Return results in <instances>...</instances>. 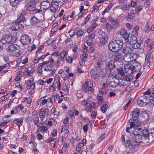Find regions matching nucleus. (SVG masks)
I'll return each mask as SVG.
<instances>
[{
    "mask_svg": "<svg viewBox=\"0 0 154 154\" xmlns=\"http://www.w3.org/2000/svg\"><path fill=\"white\" fill-rule=\"evenodd\" d=\"M126 41V43H130L132 44L133 43H135L137 41V37L134 35H131L130 36H129L127 40Z\"/></svg>",
    "mask_w": 154,
    "mask_h": 154,
    "instance_id": "a211bd4d",
    "label": "nucleus"
},
{
    "mask_svg": "<svg viewBox=\"0 0 154 154\" xmlns=\"http://www.w3.org/2000/svg\"><path fill=\"white\" fill-rule=\"evenodd\" d=\"M83 31L81 29L79 31L77 32L76 35L77 37H79L82 36L83 34Z\"/></svg>",
    "mask_w": 154,
    "mask_h": 154,
    "instance_id": "bf43d9fd",
    "label": "nucleus"
},
{
    "mask_svg": "<svg viewBox=\"0 0 154 154\" xmlns=\"http://www.w3.org/2000/svg\"><path fill=\"white\" fill-rule=\"evenodd\" d=\"M103 97L101 96H98L97 97V99L98 100V104L101 105L102 104V103H103Z\"/></svg>",
    "mask_w": 154,
    "mask_h": 154,
    "instance_id": "603ef678",
    "label": "nucleus"
},
{
    "mask_svg": "<svg viewBox=\"0 0 154 154\" xmlns=\"http://www.w3.org/2000/svg\"><path fill=\"white\" fill-rule=\"evenodd\" d=\"M108 38L107 36L104 38H100L99 39V41L98 42L100 45H104L106 42L108 40Z\"/></svg>",
    "mask_w": 154,
    "mask_h": 154,
    "instance_id": "a878e982",
    "label": "nucleus"
},
{
    "mask_svg": "<svg viewBox=\"0 0 154 154\" xmlns=\"http://www.w3.org/2000/svg\"><path fill=\"white\" fill-rule=\"evenodd\" d=\"M19 48L18 46L16 44H11L9 45L6 49V50L9 52H13L15 51Z\"/></svg>",
    "mask_w": 154,
    "mask_h": 154,
    "instance_id": "f3484780",
    "label": "nucleus"
},
{
    "mask_svg": "<svg viewBox=\"0 0 154 154\" xmlns=\"http://www.w3.org/2000/svg\"><path fill=\"white\" fill-rule=\"evenodd\" d=\"M54 61L52 58H50L48 60L44 61L42 63H40L38 66V68L42 69V67L46 65L45 67L44 70L46 71H51L52 69V67L54 66Z\"/></svg>",
    "mask_w": 154,
    "mask_h": 154,
    "instance_id": "20e7f679",
    "label": "nucleus"
},
{
    "mask_svg": "<svg viewBox=\"0 0 154 154\" xmlns=\"http://www.w3.org/2000/svg\"><path fill=\"white\" fill-rule=\"evenodd\" d=\"M139 99L141 100H143L144 102H146L147 103L148 102V101L149 100V99L148 97V96H146L144 95L141 96L139 97Z\"/></svg>",
    "mask_w": 154,
    "mask_h": 154,
    "instance_id": "f704fd0d",
    "label": "nucleus"
},
{
    "mask_svg": "<svg viewBox=\"0 0 154 154\" xmlns=\"http://www.w3.org/2000/svg\"><path fill=\"white\" fill-rule=\"evenodd\" d=\"M137 2H134L133 0H131V3L130 4H129V5H130V8H136L137 6Z\"/></svg>",
    "mask_w": 154,
    "mask_h": 154,
    "instance_id": "79ce46f5",
    "label": "nucleus"
},
{
    "mask_svg": "<svg viewBox=\"0 0 154 154\" xmlns=\"http://www.w3.org/2000/svg\"><path fill=\"white\" fill-rule=\"evenodd\" d=\"M39 2V0H30L29 3L35 5L36 3H38Z\"/></svg>",
    "mask_w": 154,
    "mask_h": 154,
    "instance_id": "680f3d73",
    "label": "nucleus"
},
{
    "mask_svg": "<svg viewBox=\"0 0 154 154\" xmlns=\"http://www.w3.org/2000/svg\"><path fill=\"white\" fill-rule=\"evenodd\" d=\"M68 52V49L66 48H64L60 54V60L63 61L64 60V57L66 56Z\"/></svg>",
    "mask_w": 154,
    "mask_h": 154,
    "instance_id": "6ab92c4d",
    "label": "nucleus"
},
{
    "mask_svg": "<svg viewBox=\"0 0 154 154\" xmlns=\"http://www.w3.org/2000/svg\"><path fill=\"white\" fill-rule=\"evenodd\" d=\"M136 131L138 132L139 134H140L141 136L143 135L144 138L145 139V140L146 142H149V141H151L152 140H150V138L151 137H152V134H149L148 130L146 128H145L143 130H142L140 128H138L136 129Z\"/></svg>",
    "mask_w": 154,
    "mask_h": 154,
    "instance_id": "39448f33",
    "label": "nucleus"
},
{
    "mask_svg": "<svg viewBox=\"0 0 154 154\" xmlns=\"http://www.w3.org/2000/svg\"><path fill=\"white\" fill-rule=\"evenodd\" d=\"M95 103L92 102L89 105L85 107V110L87 111V112H90L92 111L93 107H95Z\"/></svg>",
    "mask_w": 154,
    "mask_h": 154,
    "instance_id": "393cba45",
    "label": "nucleus"
},
{
    "mask_svg": "<svg viewBox=\"0 0 154 154\" xmlns=\"http://www.w3.org/2000/svg\"><path fill=\"white\" fill-rule=\"evenodd\" d=\"M131 100H130L128 101L127 103L126 104V105L124 106V107L123 108V109L124 110H126L127 109L128 107L129 106L130 104L131 103Z\"/></svg>",
    "mask_w": 154,
    "mask_h": 154,
    "instance_id": "e2e57ef3",
    "label": "nucleus"
},
{
    "mask_svg": "<svg viewBox=\"0 0 154 154\" xmlns=\"http://www.w3.org/2000/svg\"><path fill=\"white\" fill-rule=\"evenodd\" d=\"M144 30L146 33L149 32L150 30V28L149 26L148 22L146 23V25H145L144 28Z\"/></svg>",
    "mask_w": 154,
    "mask_h": 154,
    "instance_id": "8fccbe9b",
    "label": "nucleus"
},
{
    "mask_svg": "<svg viewBox=\"0 0 154 154\" xmlns=\"http://www.w3.org/2000/svg\"><path fill=\"white\" fill-rule=\"evenodd\" d=\"M33 122L34 124L37 127H40L41 124L39 123V118L37 116L33 119Z\"/></svg>",
    "mask_w": 154,
    "mask_h": 154,
    "instance_id": "7c9ffc66",
    "label": "nucleus"
},
{
    "mask_svg": "<svg viewBox=\"0 0 154 154\" xmlns=\"http://www.w3.org/2000/svg\"><path fill=\"white\" fill-rule=\"evenodd\" d=\"M48 102H51L52 103L55 101V96L54 95H52L51 97L50 98H48Z\"/></svg>",
    "mask_w": 154,
    "mask_h": 154,
    "instance_id": "6e6d98bb",
    "label": "nucleus"
},
{
    "mask_svg": "<svg viewBox=\"0 0 154 154\" xmlns=\"http://www.w3.org/2000/svg\"><path fill=\"white\" fill-rule=\"evenodd\" d=\"M91 75L98 73V70L97 67H94L90 71Z\"/></svg>",
    "mask_w": 154,
    "mask_h": 154,
    "instance_id": "473e14b6",
    "label": "nucleus"
},
{
    "mask_svg": "<svg viewBox=\"0 0 154 154\" xmlns=\"http://www.w3.org/2000/svg\"><path fill=\"white\" fill-rule=\"evenodd\" d=\"M142 43V42L141 41H140L139 42H137H137H135V43H133L132 44V47L134 49L140 47Z\"/></svg>",
    "mask_w": 154,
    "mask_h": 154,
    "instance_id": "72a5a7b5",
    "label": "nucleus"
},
{
    "mask_svg": "<svg viewBox=\"0 0 154 154\" xmlns=\"http://www.w3.org/2000/svg\"><path fill=\"white\" fill-rule=\"evenodd\" d=\"M123 45V42L121 41L115 40L110 42L109 44L108 48L111 51H116L121 49Z\"/></svg>",
    "mask_w": 154,
    "mask_h": 154,
    "instance_id": "7ed1b4c3",
    "label": "nucleus"
},
{
    "mask_svg": "<svg viewBox=\"0 0 154 154\" xmlns=\"http://www.w3.org/2000/svg\"><path fill=\"white\" fill-rule=\"evenodd\" d=\"M41 5L43 10L47 9L50 5V3L48 1H43L41 2Z\"/></svg>",
    "mask_w": 154,
    "mask_h": 154,
    "instance_id": "5701e85b",
    "label": "nucleus"
},
{
    "mask_svg": "<svg viewBox=\"0 0 154 154\" xmlns=\"http://www.w3.org/2000/svg\"><path fill=\"white\" fill-rule=\"evenodd\" d=\"M111 24L106 23L105 24V28L108 31H110L116 29L120 25V20L117 18L111 17L109 19Z\"/></svg>",
    "mask_w": 154,
    "mask_h": 154,
    "instance_id": "f03ea898",
    "label": "nucleus"
},
{
    "mask_svg": "<svg viewBox=\"0 0 154 154\" xmlns=\"http://www.w3.org/2000/svg\"><path fill=\"white\" fill-rule=\"evenodd\" d=\"M45 97H44L40 98V102L41 104L42 105H45L47 102H48V99H44Z\"/></svg>",
    "mask_w": 154,
    "mask_h": 154,
    "instance_id": "de8ad7c7",
    "label": "nucleus"
},
{
    "mask_svg": "<svg viewBox=\"0 0 154 154\" xmlns=\"http://www.w3.org/2000/svg\"><path fill=\"white\" fill-rule=\"evenodd\" d=\"M132 65L131 64L128 63L125 64L124 66V70L125 72L127 73L128 72H132Z\"/></svg>",
    "mask_w": 154,
    "mask_h": 154,
    "instance_id": "412c9836",
    "label": "nucleus"
},
{
    "mask_svg": "<svg viewBox=\"0 0 154 154\" xmlns=\"http://www.w3.org/2000/svg\"><path fill=\"white\" fill-rule=\"evenodd\" d=\"M49 115L50 114L49 110L46 108H42L41 109L39 116L41 121H42L45 118L46 114Z\"/></svg>",
    "mask_w": 154,
    "mask_h": 154,
    "instance_id": "9b49d317",
    "label": "nucleus"
},
{
    "mask_svg": "<svg viewBox=\"0 0 154 154\" xmlns=\"http://www.w3.org/2000/svg\"><path fill=\"white\" fill-rule=\"evenodd\" d=\"M16 26L17 28V30H18L22 29H23V24L19 23L18 22L15 23Z\"/></svg>",
    "mask_w": 154,
    "mask_h": 154,
    "instance_id": "49530a36",
    "label": "nucleus"
},
{
    "mask_svg": "<svg viewBox=\"0 0 154 154\" xmlns=\"http://www.w3.org/2000/svg\"><path fill=\"white\" fill-rule=\"evenodd\" d=\"M115 62L112 60H110V61L108 63L107 66L109 69H112L116 67L114 64Z\"/></svg>",
    "mask_w": 154,
    "mask_h": 154,
    "instance_id": "cd10ccee",
    "label": "nucleus"
},
{
    "mask_svg": "<svg viewBox=\"0 0 154 154\" xmlns=\"http://www.w3.org/2000/svg\"><path fill=\"white\" fill-rule=\"evenodd\" d=\"M139 28L137 26H135L134 29V33L136 35H137L138 33Z\"/></svg>",
    "mask_w": 154,
    "mask_h": 154,
    "instance_id": "13d9d810",
    "label": "nucleus"
},
{
    "mask_svg": "<svg viewBox=\"0 0 154 154\" xmlns=\"http://www.w3.org/2000/svg\"><path fill=\"white\" fill-rule=\"evenodd\" d=\"M40 22L39 19H37L35 16H33L31 18L30 22L33 24H36Z\"/></svg>",
    "mask_w": 154,
    "mask_h": 154,
    "instance_id": "c756f323",
    "label": "nucleus"
},
{
    "mask_svg": "<svg viewBox=\"0 0 154 154\" xmlns=\"http://www.w3.org/2000/svg\"><path fill=\"white\" fill-rule=\"evenodd\" d=\"M79 10L82 14H81L79 13V17H81L82 16V14H84L85 11H87V9H84L83 6H81L80 7Z\"/></svg>",
    "mask_w": 154,
    "mask_h": 154,
    "instance_id": "ea45409f",
    "label": "nucleus"
},
{
    "mask_svg": "<svg viewBox=\"0 0 154 154\" xmlns=\"http://www.w3.org/2000/svg\"><path fill=\"white\" fill-rule=\"evenodd\" d=\"M149 55H147L146 57L145 60L146 62L149 61V62H151L153 60V56L150 53Z\"/></svg>",
    "mask_w": 154,
    "mask_h": 154,
    "instance_id": "a19ab883",
    "label": "nucleus"
},
{
    "mask_svg": "<svg viewBox=\"0 0 154 154\" xmlns=\"http://www.w3.org/2000/svg\"><path fill=\"white\" fill-rule=\"evenodd\" d=\"M26 7L27 9L30 11H33L34 10V8H35V5L29 3L27 5Z\"/></svg>",
    "mask_w": 154,
    "mask_h": 154,
    "instance_id": "2f4dec72",
    "label": "nucleus"
},
{
    "mask_svg": "<svg viewBox=\"0 0 154 154\" xmlns=\"http://www.w3.org/2000/svg\"><path fill=\"white\" fill-rule=\"evenodd\" d=\"M118 85V83L114 81H111L109 83V85L113 88H115Z\"/></svg>",
    "mask_w": 154,
    "mask_h": 154,
    "instance_id": "37998d69",
    "label": "nucleus"
},
{
    "mask_svg": "<svg viewBox=\"0 0 154 154\" xmlns=\"http://www.w3.org/2000/svg\"><path fill=\"white\" fill-rule=\"evenodd\" d=\"M12 39V37L11 36L4 35L2 38L1 40V42L3 44L9 43L11 42Z\"/></svg>",
    "mask_w": 154,
    "mask_h": 154,
    "instance_id": "dca6fc26",
    "label": "nucleus"
},
{
    "mask_svg": "<svg viewBox=\"0 0 154 154\" xmlns=\"http://www.w3.org/2000/svg\"><path fill=\"white\" fill-rule=\"evenodd\" d=\"M63 132H64V134H63L62 136V141H63L64 140H66L67 138L69 131L68 129H66L65 130V131Z\"/></svg>",
    "mask_w": 154,
    "mask_h": 154,
    "instance_id": "e433bc0d",
    "label": "nucleus"
},
{
    "mask_svg": "<svg viewBox=\"0 0 154 154\" xmlns=\"http://www.w3.org/2000/svg\"><path fill=\"white\" fill-rule=\"evenodd\" d=\"M122 59V57L120 53L118 52H116L112 55L110 58V60H112L115 62L116 61H120Z\"/></svg>",
    "mask_w": 154,
    "mask_h": 154,
    "instance_id": "ddd939ff",
    "label": "nucleus"
},
{
    "mask_svg": "<svg viewBox=\"0 0 154 154\" xmlns=\"http://www.w3.org/2000/svg\"><path fill=\"white\" fill-rule=\"evenodd\" d=\"M137 103L138 105L140 106H145L148 103L146 102H144L143 100H141L140 99V100L139 99V98L138 99Z\"/></svg>",
    "mask_w": 154,
    "mask_h": 154,
    "instance_id": "4c0bfd02",
    "label": "nucleus"
},
{
    "mask_svg": "<svg viewBox=\"0 0 154 154\" xmlns=\"http://www.w3.org/2000/svg\"><path fill=\"white\" fill-rule=\"evenodd\" d=\"M17 108L14 107L13 108V109L11 111V114L13 115L17 113L18 111V110L17 109Z\"/></svg>",
    "mask_w": 154,
    "mask_h": 154,
    "instance_id": "4d7b16f0",
    "label": "nucleus"
},
{
    "mask_svg": "<svg viewBox=\"0 0 154 154\" xmlns=\"http://www.w3.org/2000/svg\"><path fill=\"white\" fill-rule=\"evenodd\" d=\"M151 0H145L144 3V7L145 8L149 6L151 3Z\"/></svg>",
    "mask_w": 154,
    "mask_h": 154,
    "instance_id": "864d4df0",
    "label": "nucleus"
},
{
    "mask_svg": "<svg viewBox=\"0 0 154 154\" xmlns=\"http://www.w3.org/2000/svg\"><path fill=\"white\" fill-rule=\"evenodd\" d=\"M119 34L122 36L125 40H127L129 37V34L128 33L127 31L125 29H121L119 32Z\"/></svg>",
    "mask_w": 154,
    "mask_h": 154,
    "instance_id": "aec40b11",
    "label": "nucleus"
},
{
    "mask_svg": "<svg viewBox=\"0 0 154 154\" xmlns=\"http://www.w3.org/2000/svg\"><path fill=\"white\" fill-rule=\"evenodd\" d=\"M134 65H132V72H136L139 71L141 68V66L140 63H138L136 60L133 63Z\"/></svg>",
    "mask_w": 154,
    "mask_h": 154,
    "instance_id": "4468645a",
    "label": "nucleus"
},
{
    "mask_svg": "<svg viewBox=\"0 0 154 154\" xmlns=\"http://www.w3.org/2000/svg\"><path fill=\"white\" fill-rule=\"evenodd\" d=\"M130 5L129 4H123L120 7L121 9L124 11H126L130 8Z\"/></svg>",
    "mask_w": 154,
    "mask_h": 154,
    "instance_id": "c85d7f7f",
    "label": "nucleus"
},
{
    "mask_svg": "<svg viewBox=\"0 0 154 154\" xmlns=\"http://www.w3.org/2000/svg\"><path fill=\"white\" fill-rule=\"evenodd\" d=\"M55 40L54 38L50 39H48L47 41V43L48 45H49L53 43Z\"/></svg>",
    "mask_w": 154,
    "mask_h": 154,
    "instance_id": "052dcab7",
    "label": "nucleus"
},
{
    "mask_svg": "<svg viewBox=\"0 0 154 154\" xmlns=\"http://www.w3.org/2000/svg\"><path fill=\"white\" fill-rule=\"evenodd\" d=\"M134 17L135 14L133 12L131 11L128 14L127 18L128 19L132 20L134 18Z\"/></svg>",
    "mask_w": 154,
    "mask_h": 154,
    "instance_id": "c9c22d12",
    "label": "nucleus"
},
{
    "mask_svg": "<svg viewBox=\"0 0 154 154\" xmlns=\"http://www.w3.org/2000/svg\"><path fill=\"white\" fill-rule=\"evenodd\" d=\"M58 8V7H57V6H55V5H51L50 7V9L51 12H52L53 13H55Z\"/></svg>",
    "mask_w": 154,
    "mask_h": 154,
    "instance_id": "a18cd8bd",
    "label": "nucleus"
},
{
    "mask_svg": "<svg viewBox=\"0 0 154 154\" xmlns=\"http://www.w3.org/2000/svg\"><path fill=\"white\" fill-rule=\"evenodd\" d=\"M140 112L139 109L137 108L134 109L131 112V115L132 116L131 118L134 119V121L135 122L138 121L137 117Z\"/></svg>",
    "mask_w": 154,
    "mask_h": 154,
    "instance_id": "f8f14e48",
    "label": "nucleus"
},
{
    "mask_svg": "<svg viewBox=\"0 0 154 154\" xmlns=\"http://www.w3.org/2000/svg\"><path fill=\"white\" fill-rule=\"evenodd\" d=\"M105 134H103L98 139V141L99 142H100L101 140H102L103 139L105 138Z\"/></svg>",
    "mask_w": 154,
    "mask_h": 154,
    "instance_id": "338daca9",
    "label": "nucleus"
},
{
    "mask_svg": "<svg viewBox=\"0 0 154 154\" xmlns=\"http://www.w3.org/2000/svg\"><path fill=\"white\" fill-rule=\"evenodd\" d=\"M129 122L130 123V127H127L126 128V131L127 132L130 133L131 131V129L133 128L134 130L137 129V127H138L139 125L138 124H137V122H135L134 121V119L131 118L129 120Z\"/></svg>",
    "mask_w": 154,
    "mask_h": 154,
    "instance_id": "0eeeda50",
    "label": "nucleus"
},
{
    "mask_svg": "<svg viewBox=\"0 0 154 154\" xmlns=\"http://www.w3.org/2000/svg\"><path fill=\"white\" fill-rule=\"evenodd\" d=\"M143 8L142 5H139L135 9V12L136 14H138Z\"/></svg>",
    "mask_w": 154,
    "mask_h": 154,
    "instance_id": "09e8293b",
    "label": "nucleus"
},
{
    "mask_svg": "<svg viewBox=\"0 0 154 154\" xmlns=\"http://www.w3.org/2000/svg\"><path fill=\"white\" fill-rule=\"evenodd\" d=\"M145 44L148 46L147 50L151 54L154 50L153 42L151 39L148 38L145 41Z\"/></svg>",
    "mask_w": 154,
    "mask_h": 154,
    "instance_id": "6e6552de",
    "label": "nucleus"
},
{
    "mask_svg": "<svg viewBox=\"0 0 154 154\" xmlns=\"http://www.w3.org/2000/svg\"><path fill=\"white\" fill-rule=\"evenodd\" d=\"M25 20L22 14H21L17 18V22H23Z\"/></svg>",
    "mask_w": 154,
    "mask_h": 154,
    "instance_id": "c03bdc74",
    "label": "nucleus"
},
{
    "mask_svg": "<svg viewBox=\"0 0 154 154\" xmlns=\"http://www.w3.org/2000/svg\"><path fill=\"white\" fill-rule=\"evenodd\" d=\"M20 41L24 45H27L31 43V39L27 35H22L20 38Z\"/></svg>",
    "mask_w": 154,
    "mask_h": 154,
    "instance_id": "9d476101",
    "label": "nucleus"
},
{
    "mask_svg": "<svg viewBox=\"0 0 154 154\" xmlns=\"http://www.w3.org/2000/svg\"><path fill=\"white\" fill-rule=\"evenodd\" d=\"M133 138L127 140L125 143L126 146L130 148H132L133 146L139 144L142 140L141 134H139L138 132L136 131V129L133 131Z\"/></svg>",
    "mask_w": 154,
    "mask_h": 154,
    "instance_id": "f257e3e1",
    "label": "nucleus"
},
{
    "mask_svg": "<svg viewBox=\"0 0 154 154\" xmlns=\"http://www.w3.org/2000/svg\"><path fill=\"white\" fill-rule=\"evenodd\" d=\"M91 76L96 81L99 80L100 77V76L98 73L91 75Z\"/></svg>",
    "mask_w": 154,
    "mask_h": 154,
    "instance_id": "3c124183",
    "label": "nucleus"
},
{
    "mask_svg": "<svg viewBox=\"0 0 154 154\" xmlns=\"http://www.w3.org/2000/svg\"><path fill=\"white\" fill-rule=\"evenodd\" d=\"M19 0H10L11 5L13 7H15L17 4Z\"/></svg>",
    "mask_w": 154,
    "mask_h": 154,
    "instance_id": "58836bf2",
    "label": "nucleus"
},
{
    "mask_svg": "<svg viewBox=\"0 0 154 154\" xmlns=\"http://www.w3.org/2000/svg\"><path fill=\"white\" fill-rule=\"evenodd\" d=\"M59 2L58 1H57L54 0L52 2L51 5H55V6H57V7H58Z\"/></svg>",
    "mask_w": 154,
    "mask_h": 154,
    "instance_id": "0e129e2a",
    "label": "nucleus"
},
{
    "mask_svg": "<svg viewBox=\"0 0 154 154\" xmlns=\"http://www.w3.org/2000/svg\"><path fill=\"white\" fill-rule=\"evenodd\" d=\"M93 86V83L89 79L86 81L83 85L82 89L85 92H88L89 94L92 93L94 91Z\"/></svg>",
    "mask_w": 154,
    "mask_h": 154,
    "instance_id": "423d86ee",
    "label": "nucleus"
},
{
    "mask_svg": "<svg viewBox=\"0 0 154 154\" xmlns=\"http://www.w3.org/2000/svg\"><path fill=\"white\" fill-rule=\"evenodd\" d=\"M108 107V105L106 104H104L102 106L101 108V111L103 113H104Z\"/></svg>",
    "mask_w": 154,
    "mask_h": 154,
    "instance_id": "5fc2aeb1",
    "label": "nucleus"
},
{
    "mask_svg": "<svg viewBox=\"0 0 154 154\" xmlns=\"http://www.w3.org/2000/svg\"><path fill=\"white\" fill-rule=\"evenodd\" d=\"M45 82L41 79L39 80L37 82V83L38 85H44Z\"/></svg>",
    "mask_w": 154,
    "mask_h": 154,
    "instance_id": "69168bd1",
    "label": "nucleus"
},
{
    "mask_svg": "<svg viewBox=\"0 0 154 154\" xmlns=\"http://www.w3.org/2000/svg\"><path fill=\"white\" fill-rule=\"evenodd\" d=\"M122 52L123 53L127 54H131L132 52V49L128 46H126L124 47L122 49Z\"/></svg>",
    "mask_w": 154,
    "mask_h": 154,
    "instance_id": "bb28decb",
    "label": "nucleus"
},
{
    "mask_svg": "<svg viewBox=\"0 0 154 154\" xmlns=\"http://www.w3.org/2000/svg\"><path fill=\"white\" fill-rule=\"evenodd\" d=\"M106 58L105 57H103L99 58L97 63V65L99 68H101L102 65L106 63Z\"/></svg>",
    "mask_w": 154,
    "mask_h": 154,
    "instance_id": "2eb2a0df",
    "label": "nucleus"
},
{
    "mask_svg": "<svg viewBox=\"0 0 154 154\" xmlns=\"http://www.w3.org/2000/svg\"><path fill=\"white\" fill-rule=\"evenodd\" d=\"M133 54H126L124 56V60L128 63L130 62H134L136 60Z\"/></svg>",
    "mask_w": 154,
    "mask_h": 154,
    "instance_id": "1a4fd4ad",
    "label": "nucleus"
},
{
    "mask_svg": "<svg viewBox=\"0 0 154 154\" xmlns=\"http://www.w3.org/2000/svg\"><path fill=\"white\" fill-rule=\"evenodd\" d=\"M107 91V89L106 87V85L103 83L102 85V87L99 90V92L100 94L103 95L106 94Z\"/></svg>",
    "mask_w": 154,
    "mask_h": 154,
    "instance_id": "4be33fe9",
    "label": "nucleus"
},
{
    "mask_svg": "<svg viewBox=\"0 0 154 154\" xmlns=\"http://www.w3.org/2000/svg\"><path fill=\"white\" fill-rule=\"evenodd\" d=\"M88 57V55L84 54L82 55L81 58V60L85 61Z\"/></svg>",
    "mask_w": 154,
    "mask_h": 154,
    "instance_id": "774afa93",
    "label": "nucleus"
},
{
    "mask_svg": "<svg viewBox=\"0 0 154 154\" xmlns=\"http://www.w3.org/2000/svg\"><path fill=\"white\" fill-rule=\"evenodd\" d=\"M23 119L22 118L16 119L13 121V122L17 124L19 127L22 125Z\"/></svg>",
    "mask_w": 154,
    "mask_h": 154,
    "instance_id": "b1692460",
    "label": "nucleus"
}]
</instances>
